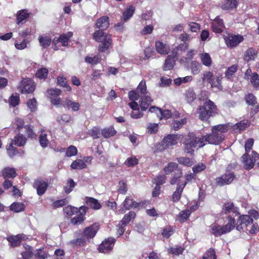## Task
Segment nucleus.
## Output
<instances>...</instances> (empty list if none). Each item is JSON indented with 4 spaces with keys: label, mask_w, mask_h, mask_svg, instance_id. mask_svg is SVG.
<instances>
[{
    "label": "nucleus",
    "mask_w": 259,
    "mask_h": 259,
    "mask_svg": "<svg viewBox=\"0 0 259 259\" xmlns=\"http://www.w3.org/2000/svg\"><path fill=\"white\" fill-rule=\"evenodd\" d=\"M73 35L72 32H69L67 34H62L59 37H55L52 40V45L55 50H58V43L60 42L63 47H67L70 38Z\"/></svg>",
    "instance_id": "8"
},
{
    "label": "nucleus",
    "mask_w": 259,
    "mask_h": 259,
    "mask_svg": "<svg viewBox=\"0 0 259 259\" xmlns=\"http://www.w3.org/2000/svg\"><path fill=\"white\" fill-rule=\"evenodd\" d=\"M200 58L203 65H211L212 60L210 55L207 53L200 54Z\"/></svg>",
    "instance_id": "41"
},
{
    "label": "nucleus",
    "mask_w": 259,
    "mask_h": 259,
    "mask_svg": "<svg viewBox=\"0 0 259 259\" xmlns=\"http://www.w3.org/2000/svg\"><path fill=\"white\" fill-rule=\"evenodd\" d=\"M198 51L196 50L191 49L187 51L186 56L185 59L186 62L191 61L194 57V56L197 53Z\"/></svg>",
    "instance_id": "61"
},
{
    "label": "nucleus",
    "mask_w": 259,
    "mask_h": 259,
    "mask_svg": "<svg viewBox=\"0 0 259 259\" xmlns=\"http://www.w3.org/2000/svg\"><path fill=\"white\" fill-rule=\"evenodd\" d=\"M253 223V219L248 215H242L239 217L236 224V229L239 231L247 232L248 226Z\"/></svg>",
    "instance_id": "6"
},
{
    "label": "nucleus",
    "mask_w": 259,
    "mask_h": 259,
    "mask_svg": "<svg viewBox=\"0 0 259 259\" xmlns=\"http://www.w3.org/2000/svg\"><path fill=\"white\" fill-rule=\"evenodd\" d=\"M257 57V51L252 48H248L244 53L243 59L245 61L248 62L254 60Z\"/></svg>",
    "instance_id": "25"
},
{
    "label": "nucleus",
    "mask_w": 259,
    "mask_h": 259,
    "mask_svg": "<svg viewBox=\"0 0 259 259\" xmlns=\"http://www.w3.org/2000/svg\"><path fill=\"white\" fill-rule=\"evenodd\" d=\"M77 149L74 146H70L66 151V156L67 157H71L75 156L77 153Z\"/></svg>",
    "instance_id": "58"
},
{
    "label": "nucleus",
    "mask_w": 259,
    "mask_h": 259,
    "mask_svg": "<svg viewBox=\"0 0 259 259\" xmlns=\"http://www.w3.org/2000/svg\"><path fill=\"white\" fill-rule=\"evenodd\" d=\"M64 106L68 108H70L72 110L76 111L79 110L80 105L77 102H73L67 99L64 101Z\"/></svg>",
    "instance_id": "37"
},
{
    "label": "nucleus",
    "mask_w": 259,
    "mask_h": 259,
    "mask_svg": "<svg viewBox=\"0 0 259 259\" xmlns=\"http://www.w3.org/2000/svg\"><path fill=\"white\" fill-rule=\"evenodd\" d=\"M227 124H218L213 126L211 129V133L203 137L205 144L207 143L212 145H219L224 139V134L228 131Z\"/></svg>",
    "instance_id": "2"
},
{
    "label": "nucleus",
    "mask_w": 259,
    "mask_h": 259,
    "mask_svg": "<svg viewBox=\"0 0 259 259\" xmlns=\"http://www.w3.org/2000/svg\"><path fill=\"white\" fill-rule=\"evenodd\" d=\"M9 102L11 106H16L20 103L19 96L18 95H12L9 98Z\"/></svg>",
    "instance_id": "55"
},
{
    "label": "nucleus",
    "mask_w": 259,
    "mask_h": 259,
    "mask_svg": "<svg viewBox=\"0 0 259 259\" xmlns=\"http://www.w3.org/2000/svg\"><path fill=\"white\" fill-rule=\"evenodd\" d=\"M115 241V239L113 237L105 239L99 245L98 248L99 251L104 253L109 252L112 249Z\"/></svg>",
    "instance_id": "10"
},
{
    "label": "nucleus",
    "mask_w": 259,
    "mask_h": 259,
    "mask_svg": "<svg viewBox=\"0 0 259 259\" xmlns=\"http://www.w3.org/2000/svg\"><path fill=\"white\" fill-rule=\"evenodd\" d=\"M26 141L27 139L22 134H19L14 137L11 143L17 146L21 147L23 146L26 143Z\"/></svg>",
    "instance_id": "30"
},
{
    "label": "nucleus",
    "mask_w": 259,
    "mask_h": 259,
    "mask_svg": "<svg viewBox=\"0 0 259 259\" xmlns=\"http://www.w3.org/2000/svg\"><path fill=\"white\" fill-rule=\"evenodd\" d=\"M86 242L85 238H83L82 236L80 238L74 239L71 240L69 244L73 247H75L78 245H83Z\"/></svg>",
    "instance_id": "49"
},
{
    "label": "nucleus",
    "mask_w": 259,
    "mask_h": 259,
    "mask_svg": "<svg viewBox=\"0 0 259 259\" xmlns=\"http://www.w3.org/2000/svg\"><path fill=\"white\" fill-rule=\"evenodd\" d=\"M48 74V70L46 68H42L36 72L35 76L36 77L40 79H45Z\"/></svg>",
    "instance_id": "46"
},
{
    "label": "nucleus",
    "mask_w": 259,
    "mask_h": 259,
    "mask_svg": "<svg viewBox=\"0 0 259 259\" xmlns=\"http://www.w3.org/2000/svg\"><path fill=\"white\" fill-rule=\"evenodd\" d=\"M184 250V248L182 246L171 247L167 249L168 253H171L175 255H179L182 254Z\"/></svg>",
    "instance_id": "42"
},
{
    "label": "nucleus",
    "mask_w": 259,
    "mask_h": 259,
    "mask_svg": "<svg viewBox=\"0 0 259 259\" xmlns=\"http://www.w3.org/2000/svg\"><path fill=\"white\" fill-rule=\"evenodd\" d=\"M247 120H242L240 122L237 123L234 126V129L238 131H241L245 130L248 125Z\"/></svg>",
    "instance_id": "52"
},
{
    "label": "nucleus",
    "mask_w": 259,
    "mask_h": 259,
    "mask_svg": "<svg viewBox=\"0 0 259 259\" xmlns=\"http://www.w3.org/2000/svg\"><path fill=\"white\" fill-rule=\"evenodd\" d=\"M138 163V160L136 157L128 158L124 162L125 165L128 167H133Z\"/></svg>",
    "instance_id": "59"
},
{
    "label": "nucleus",
    "mask_w": 259,
    "mask_h": 259,
    "mask_svg": "<svg viewBox=\"0 0 259 259\" xmlns=\"http://www.w3.org/2000/svg\"><path fill=\"white\" fill-rule=\"evenodd\" d=\"M153 100L149 96L143 95L139 101V105L142 111H146L151 105Z\"/></svg>",
    "instance_id": "24"
},
{
    "label": "nucleus",
    "mask_w": 259,
    "mask_h": 259,
    "mask_svg": "<svg viewBox=\"0 0 259 259\" xmlns=\"http://www.w3.org/2000/svg\"><path fill=\"white\" fill-rule=\"evenodd\" d=\"M235 177V175L233 172L226 173L221 177L217 178L215 183L220 186L229 185L233 181Z\"/></svg>",
    "instance_id": "11"
},
{
    "label": "nucleus",
    "mask_w": 259,
    "mask_h": 259,
    "mask_svg": "<svg viewBox=\"0 0 259 259\" xmlns=\"http://www.w3.org/2000/svg\"><path fill=\"white\" fill-rule=\"evenodd\" d=\"M136 217V213L134 211H130L127 214L124 215L122 219L119 222L121 225L126 226L132 219Z\"/></svg>",
    "instance_id": "38"
},
{
    "label": "nucleus",
    "mask_w": 259,
    "mask_h": 259,
    "mask_svg": "<svg viewBox=\"0 0 259 259\" xmlns=\"http://www.w3.org/2000/svg\"><path fill=\"white\" fill-rule=\"evenodd\" d=\"M166 177L164 175H159L156 177L153 180L156 185L159 186L162 185L165 182Z\"/></svg>",
    "instance_id": "60"
},
{
    "label": "nucleus",
    "mask_w": 259,
    "mask_h": 259,
    "mask_svg": "<svg viewBox=\"0 0 259 259\" xmlns=\"http://www.w3.org/2000/svg\"><path fill=\"white\" fill-rule=\"evenodd\" d=\"M155 48L157 52L162 55L167 54L169 51V46L159 40L155 42Z\"/></svg>",
    "instance_id": "23"
},
{
    "label": "nucleus",
    "mask_w": 259,
    "mask_h": 259,
    "mask_svg": "<svg viewBox=\"0 0 259 259\" xmlns=\"http://www.w3.org/2000/svg\"><path fill=\"white\" fill-rule=\"evenodd\" d=\"M115 133L116 131L112 127L103 129L101 131V134L104 137L106 138L114 136L115 134Z\"/></svg>",
    "instance_id": "45"
},
{
    "label": "nucleus",
    "mask_w": 259,
    "mask_h": 259,
    "mask_svg": "<svg viewBox=\"0 0 259 259\" xmlns=\"http://www.w3.org/2000/svg\"><path fill=\"white\" fill-rule=\"evenodd\" d=\"M183 144L185 152L191 155L194 153L193 148H201L205 145L203 136L196 137L193 133H189L185 138Z\"/></svg>",
    "instance_id": "3"
},
{
    "label": "nucleus",
    "mask_w": 259,
    "mask_h": 259,
    "mask_svg": "<svg viewBox=\"0 0 259 259\" xmlns=\"http://www.w3.org/2000/svg\"><path fill=\"white\" fill-rule=\"evenodd\" d=\"M75 186V183L74 181L70 179L68 180L67 185L64 187V190L66 193H70Z\"/></svg>",
    "instance_id": "51"
},
{
    "label": "nucleus",
    "mask_w": 259,
    "mask_h": 259,
    "mask_svg": "<svg viewBox=\"0 0 259 259\" xmlns=\"http://www.w3.org/2000/svg\"><path fill=\"white\" fill-rule=\"evenodd\" d=\"M2 176L5 179L14 178L16 176V172L13 168L6 167L2 170Z\"/></svg>",
    "instance_id": "33"
},
{
    "label": "nucleus",
    "mask_w": 259,
    "mask_h": 259,
    "mask_svg": "<svg viewBox=\"0 0 259 259\" xmlns=\"http://www.w3.org/2000/svg\"><path fill=\"white\" fill-rule=\"evenodd\" d=\"M178 164L176 162H170L168 163L163 168L165 175H170L172 172H175L177 170H180Z\"/></svg>",
    "instance_id": "27"
},
{
    "label": "nucleus",
    "mask_w": 259,
    "mask_h": 259,
    "mask_svg": "<svg viewBox=\"0 0 259 259\" xmlns=\"http://www.w3.org/2000/svg\"><path fill=\"white\" fill-rule=\"evenodd\" d=\"M186 185L187 182H185L184 183L181 184H178L177 189L172 195V201L174 202H176L180 200L183 191Z\"/></svg>",
    "instance_id": "20"
},
{
    "label": "nucleus",
    "mask_w": 259,
    "mask_h": 259,
    "mask_svg": "<svg viewBox=\"0 0 259 259\" xmlns=\"http://www.w3.org/2000/svg\"><path fill=\"white\" fill-rule=\"evenodd\" d=\"M85 203L94 209H99L101 207L98 200L92 197H87L85 198Z\"/></svg>",
    "instance_id": "32"
},
{
    "label": "nucleus",
    "mask_w": 259,
    "mask_h": 259,
    "mask_svg": "<svg viewBox=\"0 0 259 259\" xmlns=\"http://www.w3.org/2000/svg\"><path fill=\"white\" fill-rule=\"evenodd\" d=\"M135 12V8L133 6H130L126 8L122 12L121 20L123 22H127L132 17Z\"/></svg>",
    "instance_id": "26"
},
{
    "label": "nucleus",
    "mask_w": 259,
    "mask_h": 259,
    "mask_svg": "<svg viewBox=\"0 0 259 259\" xmlns=\"http://www.w3.org/2000/svg\"><path fill=\"white\" fill-rule=\"evenodd\" d=\"M259 159V154L254 151H252L251 157L248 153L244 154L241 157L243 167L246 170H250L254 165L255 162Z\"/></svg>",
    "instance_id": "5"
},
{
    "label": "nucleus",
    "mask_w": 259,
    "mask_h": 259,
    "mask_svg": "<svg viewBox=\"0 0 259 259\" xmlns=\"http://www.w3.org/2000/svg\"><path fill=\"white\" fill-rule=\"evenodd\" d=\"M178 138L176 135L169 134L165 137L161 141V144L162 149H167L170 146H174L177 143Z\"/></svg>",
    "instance_id": "15"
},
{
    "label": "nucleus",
    "mask_w": 259,
    "mask_h": 259,
    "mask_svg": "<svg viewBox=\"0 0 259 259\" xmlns=\"http://www.w3.org/2000/svg\"><path fill=\"white\" fill-rule=\"evenodd\" d=\"M85 61L87 63L96 65L100 63L101 58L98 55L95 56L93 57L87 56L85 58Z\"/></svg>",
    "instance_id": "47"
},
{
    "label": "nucleus",
    "mask_w": 259,
    "mask_h": 259,
    "mask_svg": "<svg viewBox=\"0 0 259 259\" xmlns=\"http://www.w3.org/2000/svg\"><path fill=\"white\" fill-rule=\"evenodd\" d=\"M245 101L250 105H254L257 103L256 97L252 94H248L245 97Z\"/></svg>",
    "instance_id": "63"
},
{
    "label": "nucleus",
    "mask_w": 259,
    "mask_h": 259,
    "mask_svg": "<svg viewBox=\"0 0 259 259\" xmlns=\"http://www.w3.org/2000/svg\"><path fill=\"white\" fill-rule=\"evenodd\" d=\"M57 82L60 86L65 87L67 91H70L71 90V88L67 83L65 78L63 77H58Z\"/></svg>",
    "instance_id": "54"
},
{
    "label": "nucleus",
    "mask_w": 259,
    "mask_h": 259,
    "mask_svg": "<svg viewBox=\"0 0 259 259\" xmlns=\"http://www.w3.org/2000/svg\"><path fill=\"white\" fill-rule=\"evenodd\" d=\"M249 70L248 69L245 74V76L247 77L248 79L250 80V82L251 85L253 86L254 88L256 90H259V76L258 75L254 72L253 73L249 78L247 75L248 73Z\"/></svg>",
    "instance_id": "29"
},
{
    "label": "nucleus",
    "mask_w": 259,
    "mask_h": 259,
    "mask_svg": "<svg viewBox=\"0 0 259 259\" xmlns=\"http://www.w3.org/2000/svg\"><path fill=\"white\" fill-rule=\"evenodd\" d=\"M223 231V226L218 224H213L210 226V233L215 236H221L224 234Z\"/></svg>",
    "instance_id": "31"
},
{
    "label": "nucleus",
    "mask_w": 259,
    "mask_h": 259,
    "mask_svg": "<svg viewBox=\"0 0 259 259\" xmlns=\"http://www.w3.org/2000/svg\"><path fill=\"white\" fill-rule=\"evenodd\" d=\"M238 208L235 206L233 203L227 202L224 203L222 213L224 214L232 213V215L235 217L239 214Z\"/></svg>",
    "instance_id": "17"
},
{
    "label": "nucleus",
    "mask_w": 259,
    "mask_h": 259,
    "mask_svg": "<svg viewBox=\"0 0 259 259\" xmlns=\"http://www.w3.org/2000/svg\"><path fill=\"white\" fill-rule=\"evenodd\" d=\"M86 166L87 164L83 160L80 159L73 161L70 165L71 168L73 169H82Z\"/></svg>",
    "instance_id": "36"
},
{
    "label": "nucleus",
    "mask_w": 259,
    "mask_h": 259,
    "mask_svg": "<svg viewBox=\"0 0 259 259\" xmlns=\"http://www.w3.org/2000/svg\"><path fill=\"white\" fill-rule=\"evenodd\" d=\"M78 211V208L77 207L71 205H68L63 208L64 212L69 216L72 215L75 213H77Z\"/></svg>",
    "instance_id": "44"
},
{
    "label": "nucleus",
    "mask_w": 259,
    "mask_h": 259,
    "mask_svg": "<svg viewBox=\"0 0 259 259\" xmlns=\"http://www.w3.org/2000/svg\"><path fill=\"white\" fill-rule=\"evenodd\" d=\"M61 93V90L58 89H51L47 91L48 96L52 104L58 105L61 104V99L58 96Z\"/></svg>",
    "instance_id": "12"
},
{
    "label": "nucleus",
    "mask_w": 259,
    "mask_h": 259,
    "mask_svg": "<svg viewBox=\"0 0 259 259\" xmlns=\"http://www.w3.org/2000/svg\"><path fill=\"white\" fill-rule=\"evenodd\" d=\"M33 186L36 189L37 194L39 196H41L46 192L49 185L44 180L38 179L34 181Z\"/></svg>",
    "instance_id": "14"
},
{
    "label": "nucleus",
    "mask_w": 259,
    "mask_h": 259,
    "mask_svg": "<svg viewBox=\"0 0 259 259\" xmlns=\"http://www.w3.org/2000/svg\"><path fill=\"white\" fill-rule=\"evenodd\" d=\"M178 59V53L176 50H172L171 54L168 55L165 60L164 65H175Z\"/></svg>",
    "instance_id": "28"
},
{
    "label": "nucleus",
    "mask_w": 259,
    "mask_h": 259,
    "mask_svg": "<svg viewBox=\"0 0 259 259\" xmlns=\"http://www.w3.org/2000/svg\"><path fill=\"white\" fill-rule=\"evenodd\" d=\"M222 78H220L219 76L213 77L212 80L209 82L211 87L213 89H216V91L222 90Z\"/></svg>",
    "instance_id": "35"
},
{
    "label": "nucleus",
    "mask_w": 259,
    "mask_h": 259,
    "mask_svg": "<svg viewBox=\"0 0 259 259\" xmlns=\"http://www.w3.org/2000/svg\"><path fill=\"white\" fill-rule=\"evenodd\" d=\"M183 172L182 169L177 170L174 173L173 176L170 179V184L172 185L178 183L180 178L182 177Z\"/></svg>",
    "instance_id": "40"
},
{
    "label": "nucleus",
    "mask_w": 259,
    "mask_h": 259,
    "mask_svg": "<svg viewBox=\"0 0 259 259\" xmlns=\"http://www.w3.org/2000/svg\"><path fill=\"white\" fill-rule=\"evenodd\" d=\"M178 161L180 164H183L188 167L192 166L193 163L192 159L188 157H180L178 158Z\"/></svg>",
    "instance_id": "53"
},
{
    "label": "nucleus",
    "mask_w": 259,
    "mask_h": 259,
    "mask_svg": "<svg viewBox=\"0 0 259 259\" xmlns=\"http://www.w3.org/2000/svg\"><path fill=\"white\" fill-rule=\"evenodd\" d=\"M26 238V236L22 234L8 237H7V240L11 246L16 247L20 244L22 240H24Z\"/></svg>",
    "instance_id": "18"
},
{
    "label": "nucleus",
    "mask_w": 259,
    "mask_h": 259,
    "mask_svg": "<svg viewBox=\"0 0 259 259\" xmlns=\"http://www.w3.org/2000/svg\"><path fill=\"white\" fill-rule=\"evenodd\" d=\"M85 218L84 217H82L81 215H79L77 214L75 217L73 218L70 222L73 225H78L81 224L84 220Z\"/></svg>",
    "instance_id": "64"
},
{
    "label": "nucleus",
    "mask_w": 259,
    "mask_h": 259,
    "mask_svg": "<svg viewBox=\"0 0 259 259\" xmlns=\"http://www.w3.org/2000/svg\"><path fill=\"white\" fill-rule=\"evenodd\" d=\"M39 142L40 146L45 148L48 147L49 143V140L47 139V135L42 133L39 137Z\"/></svg>",
    "instance_id": "48"
},
{
    "label": "nucleus",
    "mask_w": 259,
    "mask_h": 259,
    "mask_svg": "<svg viewBox=\"0 0 259 259\" xmlns=\"http://www.w3.org/2000/svg\"><path fill=\"white\" fill-rule=\"evenodd\" d=\"M203 259H216L214 250L213 249L210 248L204 254Z\"/></svg>",
    "instance_id": "62"
},
{
    "label": "nucleus",
    "mask_w": 259,
    "mask_h": 259,
    "mask_svg": "<svg viewBox=\"0 0 259 259\" xmlns=\"http://www.w3.org/2000/svg\"><path fill=\"white\" fill-rule=\"evenodd\" d=\"M186 99L189 103L193 102L196 99V95L193 90L189 89L185 93Z\"/></svg>",
    "instance_id": "50"
},
{
    "label": "nucleus",
    "mask_w": 259,
    "mask_h": 259,
    "mask_svg": "<svg viewBox=\"0 0 259 259\" xmlns=\"http://www.w3.org/2000/svg\"><path fill=\"white\" fill-rule=\"evenodd\" d=\"M30 13L26 9H23L17 12L16 23L18 24L24 23L30 17Z\"/></svg>",
    "instance_id": "19"
},
{
    "label": "nucleus",
    "mask_w": 259,
    "mask_h": 259,
    "mask_svg": "<svg viewBox=\"0 0 259 259\" xmlns=\"http://www.w3.org/2000/svg\"><path fill=\"white\" fill-rule=\"evenodd\" d=\"M238 5V0H225L221 8L224 10H232L236 9Z\"/></svg>",
    "instance_id": "21"
},
{
    "label": "nucleus",
    "mask_w": 259,
    "mask_h": 259,
    "mask_svg": "<svg viewBox=\"0 0 259 259\" xmlns=\"http://www.w3.org/2000/svg\"><path fill=\"white\" fill-rule=\"evenodd\" d=\"M7 150L9 156L11 157H14L18 153L17 149L13 146V143L7 146Z\"/></svg>",
    "instance_id": "57"
},
{
    "label": "nucleus",
    "mask_w": 259,
    "mask_h": 259,
    "mask_svg": "<svg viewBox=\"0 0 259 259\" xmlns=\"http://www.w3.org/2000/svg\"><path fill=\"white\" fill-rule=\"evenodd\" d=\"M109 25V18L108 16H102L96 21L95 26L99 29L96 30L93 34V38L97 42H101L98 46L100 52H104L112 47L111 35L104 32Z\"/></svg>",
    "instance_id": "1"
},
{
    "label": "nucleus",
    "mask_w": 259,
    "mask_h": 259,
    "mask_svg": "<svg viewBox=\"0 0 259 259\" xmlns=\"http://www.w3.org/2000/svg\"><path fill=\"white\" fill-rule=\"evenodd\" d=\"M18 89L22 94L31 93L35 89V84L31 79L23 78L20 83Z\"/></svg>",
    "instance_id": "7"
},
{
    "label": "nucleus",
    "mask_w": 259,
    "mask_h": 259,
    "mask_svg": "<svg viewBox=\"0 0 259 259\" xmlns=\"http://www.w3.org/2000/svg\"><path fill=\"white\" fill-rule=\"evenodd\" d=\"M217 107L214 103L210 100L206 101L202 106H199L197 110L199 118L202 120H207L210 116L217 113Z\"/></svg>",
    "instance_id": "4"
},
{
    "label": "nucleus",
    "mask_w": 259,
    "mask_h": 259,
    "mask_svg": "<svg viewBox=\"0 0 259 259\" xmlns=\"http://www.w3.org/2000/svg\"><path fill=\"white\" fill-rule=\"evenodd\" d=\"M186 123V118H181L179 120H174L170 123V127L175 131H178Z\"/></svg>",
    "instance_id": "34"
},
{
    "label": "nucleus",
    "mask_w": 259,
    "mask_h": 259,
    "mask_svg": "<svg viewBox=\"0 0 259 259\" xmlns=\"http://www.w3.org/2000/svg\"><path fill=\"white\" fill-rule=\"evenodd\" d=\"M227 219L228 223L226 225L223 226L224 234L229 233L236 226V225H235V219L232 215H228Z\"/></svg>",
    "instance_id": "22"
},
{
    "label": "nucleus",
    "mask_w": 259,
    "mask_h": 259,
    "mask_svg": "<svg viewBox=\"0 0 259 259\" xmlns=\"http://www.w3.org/2000/svg\"><path fill=\"white\" fill-rule=\"evenodd\" d=\"M38 40L41 46L44 48L49 47L51 42H52L51 38L49 36H39Z\"/></svg>",
    "instance_id": "43"
},
{
    "label": "nucleus",
    "mask_w": 259,
    "mask_h": 259,
    "mask_svg": "<svg viewBox=\"0 0 259 259\" xmlns=\"http://www.w3.org/2000/svg\"><path fill=\"white\" fill-rule=\"evenodd\" d=\"M211 27L212 31L215 33L221 34L223 32L225 24L223 20L220 18V16H217L212 21Z\"/></svg>",
    "instance_id": "13"
},
{
    "label": "nucleus",
    "mask_w": 259,
    "mask_h": 259,
    "mask_svg": "<svg viewBox=\"0 0 259 259\" xmlns=\"http://www.w3.org/2000/svg\"><path fill=\"white\" fill-rule=\"evenodd\" d=\"M99 230V226L98 225L95 224L84 229L82 233V236L87 239L93 238L96 235L98 230Z\"/></svg>",
    "instance_id": "16"
},
{
    "label": "nucleus",
    "mask_w": 259,
    "mask_h": 259,
    "mask_svg": "<svg viewBox=\"0 0 259 259\" xmlns=\"http://www.w3.org/2000/svg\"><path fill=\"white\" fill-rule=\"evenodd\" d=\"M224 40L227 46L230 49H232L236 47L240 42H242L244 37L242 35L239 34H229L228 36L224 37Z\"/></svg>",
    "instance_id": "9"
},
{
    "label": "nucleus",
    "mask_w": 259,
    "mask_h": 259,
    "mask_svg": "<svg viewBox=\"0 0 259 259\" xmlns=\"http://www.w3.org/2000/svg\"><path fill=\"white\" fill-rule=\"evenodd\" d=\"M25 209V205L20 202H14L10 205L11 210L15 212L23 211Z\"/></svg>",
    "instance_id": "39"
},
{
    "label": "nucleus",
    "mask_w": 259,
    "mask_h": 259,
    "mask_svg": "<svg viewBox=\"0 0 259 259\" xmlns=\"http://www.w3.org/2000/svg\"><path fill=\"white\" fill-rule=\"evenodd\" d=\"M71 120V116L68 114H63L61 116L57 117V121L61 124H63L69 122Z\"/></svg>",
    "instance_id": "56"
}]
</instances>
